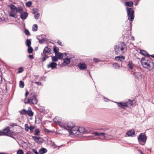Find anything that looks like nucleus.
Segmentation results:
<instances>
[{
	"label": "nucleus",
	"instance_id": "f257e3e1",
	"mask_svg": "<svg viewBox=\"0 0 154 154\" xmlns=\"http://www.w3.org/2000/svg\"><path fill=\"white\" fill-rule=\"evenodd\" d=\"M126 9L127 16L128 17V20L130 21L129 22V25L128 27L130 28V34L131 35V30L132 29V22L133 21L135 17L134 14V11L131 8L127 7L126 8ZM125 23L127 25V24H128L129 22L126 21Z\"/></svg>",
	"mask_w": 154,
	"mask_h": 154
},
{
	"label": "nucleus",
	"instance_id": "f03ea898",
	"mask_svg": "<svg viewBox=\"0 0 154 154\" xmlns=\"http://www.w3.org/2000/svg\"><path fill=\"white\" fill-rule=\"evenodd\" d=\"M104 132L99 133L98 132H94L93 133L95 136H99V137H97L96 138H94V140H108L112 138V136L109 134V133L107 132L106 130L105 129L104 130Z\"/></svg>",
	"mask_w": 154,
	"mask_h": 154
},
{
	"label": "nucleus",
	"instance_id": "7ed1b4c3",
	"mask_svg": "<svg viewBox=\"0 0 154 154\" xmlns=\"http://www.w3.org/2000/svg\"><path fill=\"white\" fill-rule=\"evenodd\" d=\"M114 102L117 103L118 106H132L133 105V100L128 99L123 102Z\"/></svg>",
	"mask_w": 154,
	"mask_h": 154
},
{
	"label": "nucleus",
	"instance_id": "20e7f679",
	"mask_svg": "<svg viewBox=\"0 0 154 154\" xmlns=\"http://www.w3.org/2000/svg\"><path fill=\"white\" fill-rule=\"evenodd\" d=\"M146 137L143 133H141L138 137V140L140 144L143 145L145 143L146 140Z\"/></svg>",
	"mask_w": 154,
	"mask_h": 154
},
{
	"label": "nucleus",
	"instance_id": "39448f33",
	"mask_svg": "<svg viewBox=\"0 0 154 154\" xmlns=\"http://www.w3.org/2000/svg\"><path fill=\"white\" fill-rule=\"evenodd\" d=\"M71 124V126L67 128L69 130V131L70 134H73L75 135H77L79 127H74V125L72 123H70Z\"/></svg>",
	"mask_w": 154,
	"mask_h": 154
},
{
	"label": "nucleus",
	"instance_id": "423d86ee",
	"mask_svg": "<svg viewBox=\"0 0 154 154\" xmlns=\"http://www.w3.org/2000/svg\"><path fill=\"white\" fill-rule=\"evenodd\" d=\"M77 135L80 134H87L90 133L91 130L89 128H85L84 127H80L78 128Z\"/></svg>",
	"mask_w": 154,
	"mask_h": 154
},
{
	"label": "nucleus",
	"instance_id": "0eeeda50",
	"mask_svg": "<svg viewBox=\"0 0 154 154\" xmlns=\"http://www.w3.org/2000/svg\"><path fill=\"white\" fill-rule=\"evenodd\" d=\"M78 67L81 70H83L86 69L87 68V65L84 63L80 62L78 64Z\"/></svg>",
	"mask_w": 154,
	"mask_h": 154
},
{
	"label": "nucleus",
	"instance_id": "6e6552de",
	"mask_svg": "<svg viewBox=\"0 0 154 154\" xmlns=\"http://www.w3.org/2000/svg\"><path fill=\"white\" fill-rule=\"evenodd\" d=\"M51 49L50 48L48 47V46H46L43 50V53L44 54H48L50 55L51 54Z\"/></svg>",
	"mask_w": 154,
	"mask_h": 154
},
{
	"label": "nucleus",
	"instance_id": "1a4fd4ad",
	"mask_svg": "<svg viewBox=\"0 0 154 154\" xmlns=\"http://www.w3.org/2000/svg\"><path fill=\"white\" fill-rule=\"evenodd\" d=\"M57 64L56 63L51 62L47 65V67L48 68H51L52 69H54L57 68Z\"/></svg>",
	"mask_w": 154,
	"mask_h": 154
},
{
	"label": "nucleus",
	"instance_id": "9d476101",
	"mask_svg": "<svg viewBox=\"0 0 154 154\" xmlns=\"http://www.w3.org/2000/svg\"><path fill=\"white\" fill-rule=\"evenodd\" d=\"M28 15V14L27 12L23 11L20 14V18L22 20L26 19Z\"/></svg>",
	"mask_w": 154,
	"mask_h": 154
},
{
	"label": "nucleus",
	"instance_id": "9b49d317",
	"mask_svg": "<svg viewBox=\"0 0 154 154\" xmlns=\"http://www.w3.org/2000/svg\"><path fill=\"white\" fill-rule=\"evenodd\" d=\"M54 122L57 124H59L60 126V125L61 124H63V123H62L61 122V119L59 117H56L53 119Z\"/></svg>",
	"mask_w": 154,
	"mask_h": 154
},
{
	"label": "nucleus",
	"instance_id": "f8f14e48",
	"mask_svg": "<svg viewBox=\"0 0 154 154\" xmlns=\"http://www.w3.org/2000/svg\"><path fill=\"white\" fill-rule=\"evenodd\" d=\"M70 123H72V122H68L66 124V123H64L63 124H61L60 125V126L61 127L64 128L65 129L68 130L69 131V130L67 128H69L70 126H72L71 124H70Z\"/></svg>",
	"mask_w": 154,
	"mask_h": 154
},
{
	"label": "nucleus",
	"instance_id": "ddd939ff",
	"mask_svg": "<svg viewBox=\"0 0 154 154\" xmlns=\"http://www.w3.org/2000/svg\"><path fill=\"white\" fill-rule=\"evenodd\" d=\"M8 7L12 10L11 11H13L14 13H16L17 11V8L12 4H11L8 5Z\"/></svg>",
	"mask_w": 154,
	"mask_h": 154
},
{
	"label": "nucleus",
	"instance_id": "4468645a",
	"mask_svg": "<svg viewBox=\"0 0 154 154\" xmlns=\"http://www.w3.org/2000/svg\"><path fill=\"white\" fill-rule=\"evenodd\" d=\"M133 75L137 79H141L142 78V74L140 72H134L133 73Z\"/></svg>",
	"mask_w": 154,
	"mask_h": 154
},
{
	"label": "nucleus",
	"instance_id": "2eb2a0df",
	"mask_svg": "<svg viewBox=\"0 0 154 154\" xmlns=\"http://www.w3.org/2000/svg\"><path fill=\"white\" fill-rule=\"evenodd\" d=\"M71 58H69L68 57H66L63 60V62L64 63V66H66L70 63L71 62Z\"/></svg>",
	"mask_w": 154,
	"mask_h": 154
},
{
	"label": "nucleus",
	"instance_id": "dca6fc26",
	"mask_svg": "<svg viewBox=\"0 0 154 154\" xmlns=\"http://www.w3.org/2000/svg\"><path fill=\"white\" fill-rule=\"evenodd\" d=\"M125 59V57L122 55H119L115 57V59L118 61H122Z\"/></svg>",
	"mask_w": 154,
	"mask_h": 154
},
{
	"label": "nucleus",
	"instance_id": "f3484780",
	"mask_svg": "<svg viewBox=\"0 0 154 154\" xmlns=\"http://www.w3.org/2000/svg\"><path fill=\"white\" fill-rule=\"evenodd\" d=\"M32 104H36L38 103V100L36 98V96L34 94L33 96L32 99Z\"/></svg>",
	"mask_w": 154,
	"mask_h": 154
},
{
	"label": "nucleus",
	"instance_id": "a211bd4d",
	"mask_svg": "<svg viewBox=\"0 0 154 154\" xmlns=\"http://www.w3.org/2000/svg\"><path fill=\"white\" fill-rule=\"evenodd\" d=\"M153 68H154V63L151 61H149L147 69L150 70L152 69Z\"/></svg>",
	"mask_w": 154,
	"mask_h": 154
},
{
	"label": "nucleus",
	"instance_id": "6ab92c4d",
	"mask_svg": "<svg viewBox=\"0 0 154 154\" xmlns=\"http://www.w3.org/2000/svg\"><path fill=\"white\" fill-rule=\"evenodd\" d=\"M27 114L30 117H32L33 116L34 113L32 112L30 107H29L28 110L27 111Z\"/></svg>",
	"mask_w": 154,
	"mask_h": 154
},
{
	"label": "nucleus",
	"instance_id": "aec40b11",
	"mask_svg": "<svg viewBox=\"0 0 154 154\" xmlns=\"http://www.w3.org/2000/svg\"><path fill=\"white\" fill-rule=\"evenodd\" d=\"M133 5L134 2L132 1H127L125 3V5L127 7H132Z\"/></svg>",
	"mask_w": 154,
	"mask_h": 154
},
{
	"label": "nucleus",
	"instance_id": "412c9836",
	"mask_svg": "<svg viewBox=\"0 0 154 154\" xmlns=\"http://www.w3.org/2000/svg\"><path fill=\"white\" fill-rule=\"evenodd\" d=\"M59 60L62 59L63 57V53L60 52H58L55 55Z\"/></svg>",
	"mask_w": 154,
	"mask_h": 154
},
{
	"label": "nucleus",
	"instance_id": "4be33fe9",
	"mask_svg": "<svg viewBox=\"0 0 154 154\" xmlns=\"http://www.w3.org/2000/svg\"><path fill=\"white\" fill-rule=\"evenodd\" d=\"M126 134L128 136H133L134 134V131L133 129H131L127 132Z\"/></svg>",
	"mask_w": 154,
	"mask_h": 154
},
{
	"label": "nucleus",
	"instance_id": "5701e85b",
	"mask_svg": "<svg viewBox=\"0 0 154 154\" xmlns=\"http://www.w3.org/2000/svg\"><path fill=\"white\" fill-rule=\"evenodd\" d=\"M41 55L43 56L41 60L42 62H44L47 58L49 57V56H48L47 54H44L43 53L41 54Z\"/></svg>",
	"mask_w": 154,
	"mask_h": 154
},
{
	"label": "nucleus",
	"instance_id": "b1692460",
	"mask_svg": "<svg viewBox=\"0 0 154 154\" xmlns=\"http://www.w3.org/2000/svg\"><path fill=\"white\" fill-rule=\"evenodd\" d=\"M13 13L14 12L13 11H11L9 13V16L14 18H17L18 16L17 14V13Z\"/></svg>",
	"mask_w": 154,
	"mask_h": 154
},
{
	"label": "nucleus",
	"instance_id": "393cba45",
	"mask_svg": "<svg viewBox=\"0 0 154 154\" xmlns=\"http://www.w3.org/2000/svg\"><path fill=\"white\" fill-rule=\"evenodd\" d=\"M149 61L148 60H147L146 62H141V63L142 64L143 66V67L147 69L148 66L149 64Z\"/></svg>",
	"mask_w": 154,
	"mask_h": 154
},
{
	"label": "nucleus",
	"instance_id": "a878e982",
	"mask_svg": "<svg viewBox=\"0 0 154 154\" xmlns=\"http://www.w3.org/2000/svg\"><path fill=\"white\" fill-rule=\"evenodd\" d=\"M32 137L33 139H34V141L36 143H40L42 142L41 141H40L39 140V139H41V138L38 137H36L34 136H32Z\"/></svg>",
	"mask_w": 154,
	"mask_h": 154
},
{
	"label": "nucleus",
	"instance_id": "bb28decb",
	"mask_svg": "<svg viewBox=\"0 0 154 154\" xmlns=\"http://www.w3.org/2000/svg\"><path fill=\"white\" fill-rule=\"evenodd\" d=\"M10 128L9 127H8L4 129L3 130L4 134V135H8V133L10 131Z\"/></svg>",
	"mask_w": 154,
	"mask_h": 154
},
{
	"label": "nucleus",
	"instance_id": "cd10ccee",
	"mask_svg": "<svg viewBox=\"0 0 154 154\" xmlns=\"http://www.w3.org/2000/svg\"><path fill=\"white\" fill-rule=\"evenodd\" d=\"M120 47L119 45L117 46V45H116L114 47V51L116 55L118 54V51H119Z\"/></svg>",
	"mask_w": 154,
	"mask_h": 154
},
{
	"label": "nucleus",
	"instance_id": "c85d7f7f",
	"mask_svg": "<svg viewBox=\"0 0 154 154\" xmlns=\"http://www.w3.org/2000/svg\"><path fill=\"white\" fill-rule=\"evenodd\" d=\"M23 12V8L21 6H18L17 8V11L16 12V13H18L19 14H20L21 13Z\"/></svg>",
	"mask_w": 154,
	"mask_h": 154
},
{
	"label": "nucleus",
	"instance_id": "c756f323",
	"mask_svg": "<svg viewBox=\"0 0 154 154\" xmlns=\"http://www.w3.org/2000/svg\"><path fill=\"white\" fill-rule=\"evenodd\" d=\"M53 50L55 55H56V54L59 52V49L56 46H54L53 48Z\"/></svg>",
	"mask_w": 154,
	"mask_h": 154
},
{
	"label": "nucleus",
	"instance_id": "7c9ffc66",
	"mask_svg": "<svg viewBox=\"0 0 154 154\" xmlns=\"http://www.w3.org/2000/svg\"><path fill=\"white\" fill-rule=\"evenodd\" d=\"M39 152L40 154H44L47 152V150L45 148H42L39 149Z\"/></svg>",
	"mask_w": 154,
	"mask_h": 154
},
{
	"label": "nucleus",
	"instance_id": "2f4dec72",
	"mask_svg": "<svg viewBox=\"0 0 154 154\" xmlns=\"http://www.w3.org/2000/svg\"><path fill=\"white\" fill-rule=\"evenodd\" d=\"M51 57L52 62H54V63H56V62L58 61V59L57 58V57H56V56H51Z\"/></svg>",
	"mask_w": 154,
	"mask_h": 154
},
{
	"label": "nucleus",
	"instance_id": "473e14b6",
	"mask_svg": "<svg viewBox=\"0 0 154 154\" xmlns=\"http://www.w3.org/2000/svg\"><path fill=\"white\" fill-rule=\"evenodd\" d=\"M31 41L30 39H27L26 41V45L27 47L31 46Z\"/></svg>",
	"mask_w": 154,
	"mask_h": 154
},
{
	"label": "nucleus",
	"instance_id": "72a5a7b5",
	"mask_svg": "<svg viewBox=\"0 0 154 154\" xmlns=\"http://www.w3.org/2000/svg\"><path fill=\"white\" fill-rule=\"evenodd\" d=\"M28 47L27 52L29 54H32L33 51V49L31 46H29Z\"/></svg>",
	"mask_w": 154,
	"mask_h": 154
},
{
	"label": "nucleus",
	"instance_id": "f704fd0d",
	"mask_svg": "<svg viewBox=\"0 0 154 154\" xmlns=\"http://www.w3.org/2000/svg\"><path fill=\"white\" fill-rule=\"evenodd\" d=\"M27 111L25 109H23L19 111L21 115H27Z\"/></svg>",
	"mask_w": 154,
	"mask_h": 154
},
{
	"label": "nucleus",
	"instance_id": "c9c22d12",
	"mask_svg": "<svg viewBox=\"0 0 154 154\" xmlns=\"http://www.w3.org/2000/svg\"><path fill=\"white\" fill-rule=\"evenodd\" d=\"M32 99H25L24 102L25 103H29L30 105H32Z\"/></svg>",
	"mask_w": 154,
	"mask_h": 154
},
{
	"label": "nucleus",
	"instance_id": "e433bc0d",
	"mask_svg": "<svg viewBox=\"0 0 154 154\" xmlns=\"http://www.w3.org/2000/svg\"><path fill=\"white\" fill-rule=\"evenodd\" d=\"M24 82L22 81H20L19 82V87L21 88H24Z\"/></svg>",
	"mask_w": 154,
	"mask_h": 154
},
{
	"label": "nucleus",
	"instance_id": "4c0bfd02",
	"mask_svg": "<svg viewBox=\"0 0 154 154\" xmlns=\"http://www.w3.org/2000/svg\"><path fill=\"white\" fill-rule=\"evenodd\" d=\"M32 2L31 1L28 2L26 3V6L27 7H30L32 5Z\"/></svg>",
	"mask_w": 154,
	"mask_h": 154
},
{
	"label": "nucleus",
	"instance_id": "58836bf2",
	"mask_svg": "<svg viewBox=\"0 0 154 154\" xmlns=\"http://www.w3.org/2000/svg\"><path fill=\"white\" fill-rule=\"evenodd\" d=\"M127 65L128 66V67L130 69L132 70L133 69V66L131 62H129L128 63Z\"/></svg>",
	"mask_w": 154,
	"mask_h": 154
},
{
	"label": "nucleus",
	"instance_id": "ea45409f",
	"mask_svg": "<svg viewBox=\"0 0 154 154\" xmlns=\"http://www.w3.org/2000/svg\"><path fill=\"white\" fill-rule=\"evenodd\" d=\"M38 30V26L36 24L33 25L32 30L33 31H37Z\"/></svg>",
	"mask_w": 154,
	"mask_h": 154
},
{
	"label": "nucleus",
	"instance_id": "a19ab883",
	"mask_svg": "<svg viewBox=\"0 0 154 154\" xmlns=\"http://www.w3.org/2000/svg\"><path fill=\"white\" fill-rule=\"evenodd\" d=\"M146 52V51L145 50L142 49L140 50V53L143 56H145Z\"/></svg>",
	"mask_w": 154,
	"mask_h": 154
},
{
	"label": "nucleus",
	"instance_id": "79ce46f5",
	"mask_svg": "<svg viewBox=\"0 0 154 154\" xmlns=\"http://www.w3.org/2000/svg\"><path fill=\"white\" fill-rule=\"evenodd\" d=\"M113 66L115 68L118 69L119 68L120 65L117 63H114L113 64Z\"/></svg>",
	"mask_w": 154,
	"mask_h": 154
},
{
	"label": "nucleus",
	"instance_id": "37998d69",
	"mask_svg": "<svg viewBox=\"0 0 154 154\" xmlns=\"http://www.w3.org/2000/svg\"><path fill=\"white\" fill-rule=\"evenodd\" d=\"M32 13L34 14H35L38 11V9L37 8H35L32 9Z\"/></svg>",
	"mask_w": 154,
	"mask_h": 154
},
{
	"label": "nucleus",
	"instance_id": "c03bdc74",
	"mask_svg": "<svg viewBox=\"0 0 154 154\" xmlns=\"http://www.w3.org/2000/svg\"><path fill=\"white\" fill-rule=\"evenodd\" d=\"M39 107L37 108L39 111L42 112H45V109L44 107L42 106H38Z\"/></svg>",
	"mask_w": 154,
	"mask_h": 154
},
{
	"label": "nucleus",
	"instance_id": "a18cd8bd",
	"mask_svg": "<svg viewBox=\"0 0 154 154\" xmlns=\"http://www.w3.org/2000/svg\"><path fill=\"white\" fill-rule=\"evenodd\" d=\"M24 32L26 35L29 36L30 35L29 30L27 29H25L24 30Z\"/></svg>",
	"mask_w": 154,
	"mask_h": 154
},
{
	"label": "nucleus",
	"instance_id": "49530a36",
	"mask_svg": "<svg viewBox=\"0 0 154 154\" xmlns=\"http://www.w3.org/2000/svg\"><path fill=\"white\" fill-rule=\"evenodd\" d=\"M25 126V130L26 131H29V127L28 125L27 124H25L24 125Z\"/></svg>",
	"mask_w": 154,
	"mask_h": 154
},
{
	"label": "nucleus",
	"instance_id": "de8ad7c7",
	"mask_svg": "<svg viewBox=\"0 0 154 154\" xmlns=\"http://www.w3.org/2000/svg\"><path fill=\"white\" fill-rule=\"evenodd\" d=\"M24 71L23 68L21 67H20L18 68V73H20Z\"/></svg>",
	"mask_w": 154,
	"mask_h": 154
},
{
	"label": "nucleus",
	"instance_id": "09e8293b",
	"mask_svg": "<svg viewBox=\"0 0 154 154\" xmlns=\"http://www.w3.org/2000/svg\"><path fill=\"white\" fill-rule=\"evenodd\" d=\"M39 16H40V14L38 13L36 14H35L34 18L35 20H37V19H38Z\"/></svg>",
	"mask_w": 154,
	"mask_h": 154
},
{
	"label": "nucleus",
	"instance_id": "8fccbe9b",
	"mask_svg": "<svg viewBox=\"0 0 154 154\" xmlns=\"http://www.w3.org/2000/svg\"><path fill=\"white\" fill-rule=\"evenodd\" d=\"M120 45H121V47H123L124 48H126V44L124 42H121Z\"/></svg>",
	"mask_w": 154,
	"mask_h": 154
},
{
	"label": "nucleus",
	"instance_id": "3c124183",
	"mask_svg": "<svg viewBox=\"0 0 154 154\" xmlns=\"http://www.w3.org/2000/svg\"><path fill=\"white\" fill-rule=\"evenodd\" d=\"M123 38L124 40L125 41L126 40V42L128 41V40L129 39V37L128 36L125 35L123 36Z\"/></svg>",
	"mask_w": 154,
	"mask_h": 154
},
{
	"label": "nucleus",
	"instance_id": "603ef678",
	"mask_svg": "<svg viewBox=\"0 0 154 154\" xmlns=\"http://www.w3.org/2000/svg\"><path fill=\"white\" fill-rule=\"evenodd\" d=\"M40 131L38 129H37L35 130V133L34 134L35 135H38L40 133Z\"/></svg>",
	"mask_w": 154,
	"mask_h": 154
},
{
	"label": "nucleus",
	"instance_id": "864d4df0",
	"mask_svg": "<svg viewBox=\"0 0 154 154\" xmlns=\"http://www.w3.org/2000/svg\"><path fill=\"white\" fill-rule=\"evenodd\" d=\"M17 154H23V152L22 149H20L17 151Z\"/></svg>",
	"mask_w": 154,
	"mask_h": 154
},
{
	"label": "nucleus",
	"instance_id": "5fc2aeb1",
	"mask_svg": "<svg viewBox=\"0 0 154 154\" xmlns=\"http://www.w3.org/2000/svg\"><path fill=\"white\" fill-rule=\"evenodd\" d=\"M93 61L96 63H97L100 61V60L96 58H94Z\"/></svg>",
	"mask_w": 154,
	"mask_h": 154
},
{
	"label": "nucleus",
	"instance_id": "6e6d98bb",
	"mask_svg": "<svg viewBox=\"0 0 154 154\" xmlns=\"http://www.w3.org/2000/svg\"><path fill=\"white\" fill-rule=\"evenodd\" d=\"M38 41H39V43L41 44H43L44 43V42H45V41H43V39H38Z\"/></svg>",
	"mask_w": 154,
	"mask_h": 154
},
{
	"label": "nucleus",
	"instance_id": "4d7b16f0",
	"mask_svg": "<svg viewBox=\"0 0 154 154\" xmlns=\"http://www.w3.org/2000/svg\"><path fill=\"white\" fill-rule=\"evenodd\" d=\"M28 57H29L30 59H34V57L33 54H30L28 56Z\"/></svg>",
	"mask_w": 154,
	"mask_h": 154
},
{
	"label": "nucleus",
	"instance_id": "13d9d810",
	"mask_svg": "<svg viewBox=\"0 0 154 154\" xmlns=\"http://www.w3.org/2000/svg\"><path fill=\"white\" fill-rule=\"evenodd\" d=\"M57 65L61 67H63L64 66H65L63 62L61 64H60V63H59Z\"/></svg>",
	"mask_w": 154,
	"mask_h": 154
},
{
	"label": "nucleus",
	"instance_id": "bf43d9fd",
	"mask_svg": "<svg viewBox=\"0 0 154 154\" xmlns=\"http://www.w3.org/2000/svg\"><path fill=\"white\" fill-rule=\"evenodd\" d=\"M57 43L58 44L60 45L61 46H63V45H62V42H60V41L59 40H58L57 42Z\"/></svg>",
	"mask_w": 154,
	"mask_h": 154
},
{
	"label": "nucleus",
	"instance_id": "052dcab7",
	"mask_svg": "<svg viewBox=\"0 0 154 154\" xmlns=\"http://www.w3.org/2000/svg\"><path fill=\"white\" fill-rule=\"evenodd\" d=\"M32 151L35 154H39L38 153V152L35 149H33Z\"/></svg>",
	"mask_w": 154,
	"mask_h": 154
},
{
	"label": "nucleus",
	"instance_id": "680f3d73",
	"mask_svg": "<svg viewBox=\"0 0 154 154\" xmlns=\"http://www.w3.org/2000/svg\"><path fill=\"white\" fill-rule=\"evenodd\" d=\"M34 128V127L33 126L31 125L29 127V129L31 131H32Z\"/></svg>",
	"mask_w": 154,
	"mask_h": 154
},
{
	"label": "nucleus",
	"instance_id": "e2e57ef3",
	"mask_svg": "<svg viewBox=\"0 0 154 154\" xmlns=\"http://www.w3.org/2000/svg\"><path fill=\"white\" fill-rule=\"evenodd\" d=\"M35 83L38 85H42V83L41 82H36Z\"/></svg>",
	"mask_w": 154,
	"mask_h": 154
},
{
	"label": "nucleus",
	"instance_id": "0e129e2a",
	"mask_svg": "<svg viewBox=\"0 0 154 154\" xmlns=\"http://www.w3.org/2000/svg\"><path fill=\"white\" fill-rule=\"evenodd\" d=\"M29 92L28 91V90H26V93H25V97H27V96L29 94Z\"/></svg>",
	"mask_w": 154,
	"mask_h": 154
},
{
	"label": "nucleus",
	"instance_id": "69168bd1",
	"mask_svg": "<svg viewBox=\"0 0 154 154\" xmlns=\"http://www.w3.org/2000/svg\"><path fill=\"white\" fill-rule=\"evenodd\" d=\"M104 100V101L106 102H108L109 101V100L107 98H106V97H103Z\"/></svg>",
	"mask_w": 154,
	"mask_h": 154
},
{
	"label": "nucleus",
	"instance_id": "338daca9",
	"mask_svg": "<svg viewBox=\"0 0 154 154\" xmlns=\"http://www.w3.org/2000/svg\"><path fill=\"white\" fill-rule=\"evenodd\" d=\"M139 1V0H135V3L134 5L135 6H137Z\"/></svg>",
	"mask_w": 154,
	"mask_h": 154
},
{
	"label": "nucleus",
	"instance_id": "774afa93",
	"mask_svg": "<svg viewBox=\"0 0 154 154\" xmlns=\"http://www.w3.org/2000/svg\"><path fill=\"white\" fill-rule=\"evenodd\" d=\"M125 106H119V109L120 110H122L123 109H125Z\"/></svg>",
	"mask_w": 154,
	"mask_h": 154
}]
</instances>
